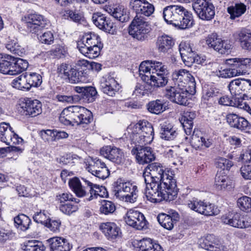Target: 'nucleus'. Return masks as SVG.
<instances>
[{
    "instance_id": "42",
    "label": "nucleus",
    "mask_w": 251,
    "mask_h": 251,
    "mask_svg": "<svg viewBox=\"0 0 251 251\" xmlns=\"http://www.w3.org/2000/svg\"><path fill=\"white\" fill-rule=\"evenodd\" d=\"M147 108L149 112L155 114H159L166 110L167 106L163 100H156L148 103Z\"/></svg>"
},
{
    "instance_id": "29",
    "label": "nucleus",
    "mask_w": 251,
    "mask_h": 251,
    "mask_svg": "<svg viewBox=\"0 0 251 251\" xmlns=\"http://www.w3.org/2000/svg\"><path fill=\"white\" fill-rule=\"evenodd\" d=\"M99 228L106 238L109 241L115 240L121 236L120 228L113 222L102 223L100 224Z\"/></svg>"
},
{
    "instance_id": "56",
    "label": "nucleus",
    "mask_w": 251,
    "mask_h": 251,
    "mask_svg": "<svg viewBox=\"0 0 251 251\" xmlns=\"http://www.w3.org/2000/svg\"><path fill=\"white\" fill-rule=\"evenodd\" d=\"M237 204L243 211H251V198L243 196L237 200Z\"/></svg>"
},
{
    "instance_id": "27",
    "label": "nucleus",
    "mask_w": 251,
    "mask_h": 251,
    "mask_svg": "<svg viewBox=\"0 0 251 251\" xmlns=\"http://www.w3.org/2000/svg\"><path fill=\"white\" fill-rule=\"evenodd\" d=\"M163 73L161 75H147L143 74V75H139L143 81H148L153 91L157 88L165 86L168 82V75L165 74L164 70L162 71Z\"/></svg>"
},
{
    "instance_id": "48",
    "label": "nucleus",
    "mask_w": 251,
    "mask_h": 251,
    "mask_svg": "<svg viewBox=\"0 0 251 251\" xmlns=\"http://www.w3.org/2000/svg\"><path fill=\"white\" fill-rule=\"evenodd\" d=\"M219 213V210L214 204L203 201L201 214L206 216L216 215Z\"/></svg>"
},
{
    "instance_id": "44",
    "label": "nucleus",
    "mask_w": 251,
    "mask_h": 251,
    "mask_svg": "<svg viewBox=\"0 0 251 251\" xmlns=\"http://www.w3.org/2000/svg\"><path fill=\"white\" fill-rule=\"evenodd\" d=\"M146 83L142 84L137 83L133 92V95L138 97H142L145 95H148L153 91L151 86L150 85L149 81H144Z\"/></svg>"
},
{
    "instance_id": "34",
    "label": "nucleus",
    "mask_w": 251,
    "mask_h": 251,
    "mask_svg": "<svg viewBox=\"0 0 251 251\" xmlns=\"http://www.w3.org/2000/svg\"><path fill=\"white\" fill-rule=\"evenodd\" d=\"M77 48L80 52L85 56L90 59H94L98 57L103 46H86L83 42H77Z\"/></svg>"
},
{
    "instance_id": "33",
    "label": "nucleus",
    "mask_w": 251,
    "mask_h": 251,
    "mask_svg": "<svg viewBox=\"0 0 251 251\" xmlns=\"http://www.w3.org/2000/svg\"><path fill=\"white\" fill-rule=\"evenodd\" d=\"M156 44L159 52L169 54L172 50L175 41L171 36L164 34L158 37Z\"/></svg>"
},
{
    "instance_id": "13",
    "label": "nucleus",
    "mask_w": 251,
    "mask_h": 251,
    "mask_svg": "<svg viewBox=\"0 0 251 251\" xmlns=\"http://www.w3.org/2000/svg\"><path fill=\"white\" fill-rule=\"evenodd\" d=\"M26 26L28 31L37 34L47 25V20L37 13L29 14L25 17Z\"/></svg>"
},
{
    "instance_id": "16",
    "label": "nucleus",
    "mask_w": 251,
    "mask_h": 251,
    "mask_svg": "<svg viewBox=\"0 0 251 251\" xmlns=\"http://www.w3.org/2000/svg\"><path fill=\"white\" fill-rule=\"evenodd\" d=\"M125 220L128 225L138 230L148 228V222L144 215L139 211L130 209L126 213Z\"/></svg>"
},
{
    "instance_id": "37",
    "label": "nucleus",
    "mask_w": 251,
    "mask_h": 251,
    "mask_svg": "<svg viewBox=\"0 0 251 251\" xmlns=\"http://www.w3.org/2000/svg\"><path fill=\"white\" fill-rule=\"evenodd\" d=\"M247 85L245 78H237L230 81L228 87L233 95H239L244 92L245 87Z\"/></svg>"
},
{
    "instance_id": "23",
    "label": "nucleus",
    "mask_w": 251,
    "mask_h": 251,
    "mask_svg": "<svg viewBox=\"0 0 251 251\" xmlns=\"http://www.w3.org/2000/svg\"><path fill=\"white\" fill-rule=\"evenodd\" d=\"M87 169L92 175L103 180L108 177L110 175V171L105 163L97 158L92 159Z\"/></svg>"
},
{
    "instance_id": "31",
    "label": "nucleus",
    "mask_w": 251,
    "mask_h": 251,
    "mask_svg": "<svg viewBox=\"0 0 251 251\" xmlns=\"http://www.w3.org/2000/svg\"><path fill=\"white\" fill-rule=\"evenodd\" d=\"M101 90L107 95L113 97L119 90V84L113 77L108 76L103 78L100 83Z\"/></svg>"
},
{
    "instance_id": "63",
    "label": "nucleus",
    "mask_w": 251,
    "mask_h": 251,
    "mask_svg": "<svg viewBox=\"0 0 251 251\" xmlns=\"http://www.w3.org/2000/svg\"><path fill=\"white\" fill-rule=\"evenodd\" d=\"M65 16L75 23H79L82 18L81 15L76 10H67L65 11Z\"/></svg>"
},
{
    "instance_id": "30",
    "label": "nucleus",
    "mask_w": 251,
    "mask_h": 251,
    "mask_svg": "<svg viewBox=\"0 0 251 251\" xmlns=\"http://www.w3.org/2000/svg\"><path fill=\"white\" fill-rule=\"evenodd\" d=\"M157 218L159 224L162 227L170 230L173 228L174 225L178 221L179 217L177 212L174 211L170 212L169 214L164 213H160Z\"/></svg>"
},
{
    "instance_id": "61",
    "label": "nucleus",
    "mask_w": 251,
    "mask_h": 251,
    "mask_svg": "<svg viewBox=\"0 0 251 251\" xmlns=\"http://www.w3.org/2000/svg\"><path fill=\"white\" fill-rule=\"evenodd\" d=\"M216 166L223 170H229L233 165V162L228 159L223 157L218 158L216 161Z\"/></svg>"
},
{
    "instance_id": "2",
    "label": "nucleus",
    "mask_w": 251,
    "mask_h": 251,
    "mask_svg": "<svg viewBox=\"0 0 251 251\" xmlns=\"http://www.w3.org/2000/svg\"><path fill=\"white\" fill-rule=\"evenodd\" d=\"M129 138L131 144H135L131 152L136 155L138 163L148 164L154 160L151 148L143 146V145L151 144L154 138V130L151 123L146 120H140L134 126Z\"/></svg>"
},
{
    "instance_id": "62",
    "label": "nucleus",
    "mask_w": 251,
    "mask_h": 251,
    "mask_svg": "<svg viewBox=\"0 0 251 251\" xmlns=\"http://www.w3.org/2000/svg\"><path fill=\"white\" fill-rule=\"evenodd\" d=\"M61 224L60 220H51L49 218L48 222L45 223V226L51 231L56 232L59 231Z\"/></svg>"
},
{
    "instance_id": "28",
    "label": "nucleus",
    "mask_w": 251,
    "mask_h": 251,
    "mask_svg": "<svg viewBox=\"0 0 251 251\" xmlns=\"http://www.w3.org/2000/svg\"><path fill=\"white\" fill-rule=\"evenodd\" d=\"M47 247L50 251H70L72 245L68 240L62 237H53L46 241Z\"/></svg>"
},
{
    "instance_id": "4",
    "label": "nucleus",
    "mask_w": 251,
    "mask_h": 251,
    "mask_svg": "<svg viewBox=\"0 0 251 251\" xmlns=\"http://www.w3.org/2000/svg\"><path fill=\"white\" fill-rule=\"evenodd\" d=\"M28 63L26 60L4 54L0 58V72L9 75H17L26 70Z\"/></svg>"
},
{
    "instance_id": "54",
    "label": "nucleus",
    "mask_w": 251,
    "mask_h": 251,
    "mask_svg": "<svg viewBox=\"0 0 251 251\" xmlns=\"http://www.w3.org/2000/svg\"><path fill=\"white\" fill-rule=\"evenodd\" d=\"M155 243L151 238H143L137 242L136 246L141 251H150Z\"/></svg>"
},
{
    "instance_id": "9",
    "label": "nucleus",
    "mask_w": 251,
    "mask_h": 251,
    "mask_svg": "<svg viewBox=\"0 0 251 251\" xmlns=\"http://www.w3.org/2000/svg\"><path fill=\"white\" fill-rule=\"evenodd\" d=\"M173 79L177 83V85L181 87L187 86L189 88L190 94L192 95L196 93V82L194 77L190 72L185 69H181L173 73Z\"/></svg>"
},
{
    "instance_id": "25",
    "label": "nucleus",
    "mask_w": 251,
    "mask_h": 251,
    "mask_svg": "<svg viewBox=\"0 0 251 251\" xmlns=\"http://www.w3.org/2000/svg\"><path fill=\"white\" fill-rule=\"evenodd\" d=\"M101 155L117 164H121L124 162V154L123 151L116 147L105 146L100 149Z\"/></svg>"
},
{
    "instance_id": "47",
    "label": "nucleus",
    "mask_w": 251,
    "mask_h": 251,
    "mask_svg": "<svg viewBox=\"0 0 251 251\" xmlns=\"http://www.w3.org/2000/svg\"><path fill=\"white\" fill-rule=\"evenodd\" d=\"M215 184L218 189L223 190L230 186L231 182L226 176L217 173L215 178Z\"/></svg>"
},
{
    "instance_id": "52",
    "label": "nucleus",
    "mask_w": 251,
    "mask_h": 251,
    "mask_svg": "<svg viewBox=\"0 0 251 251\" xmlns=\"http://www.w3.org/2000/svg\"><path fill=\"white\" fill-rule=\"evenodd\" d=\"M202 202V201L193 197L187 200V205L190 209L200 214Z\"/></svg>"
},
{
    "instance_id": "21",
    "label": "nucleus",
    "mask_w": 251,
    "mask_h": 251,
    "mask_svg": "<svg viewBox=\"0 0 251 251\" xmlns=\"http://www.w3.org/2000/svg\"><path fill=\"white\" fill-rule=\"evenodd\" d=\"M130 7L136 13V16L149 17L155 10L154 5L147 0H131Z\"/></svg>"
},
{
    "instance_id": "35",
    "label": "nucleus",
    "mask_w": 251,
    "mask_h": 251,
    "mask_svg": "<svg viewBox=\"0 0 251 251\" xmlns=\"http://www.w3.org/2000/svg\"><path fill=\"white\" fill-rule=\"evenodd\" d=\"M196 116L195 112L186 111L179 119V121L187 135L191 134L192 132L193 127V120L196 118Z\"/></svg>"
},
{
    "instance_id": "32",
    "label": "nucleus",
    "mask_w": 251,
    "mask_h": 251,
    "mask_svg": "<svg viewBox=\"0 0 251 251\" xmlns=\"http://www.w3.org/2000/svg\"><path fill=\"white\" fill-rule=\"evenodd\" d=\"M86 185H88L89 196L86 198L87 201H90L94 198H97L98 196L100 197H107L108 196V192L105 187L99 185L93 184L90 181L82 178Z\"/></svg>"
},
{
    "instance_id": "39",
    "label": "nucleus",
    "mask_w": 251,
    "mask_h": 251,
    "mask_svg": "<svg viewBox=\"0 0 251 251\" xmlns=\"http://www.w3.org/2000/svg\"><path fill=\"white\" fill-rule=\"evenodd\" d=\"M238 39L241 47L246 50H251V32L247 29H242L238 34Z\"/></svg>"
},
{
    "instance_id": "43",
    "label": "nucleus",
    "mask_w": 251,
    "mask_h": 251,
    "mask_svg": "<svg viewBox=\"0 0 251 251\" xmlns=\"http://www.w3.org/2000/svg\"><path fill=\"white\" fill-rule=\"evenodd\" d=\"M78 42H83L86 46H103L100 37L94 33H87L82 37L81 41Z\"/></svg>"
},
{
    "instance_id": "59",
    "label": "nucleus",
    "mask_w": 251,
    "mask_h": 251,
    "mask_svg": "<svg viewBox=\"0 0 251 251\" xmlns=\"http://www.w3.org/2000/svg\"><path fill=\"white\" fill-rule=\"evenodd\" d=\"M6 48L11 52L20 56L23 53L24 49L14 40L9 42V43L6 44Z\"/></svg>"
},
{
    "instance_id": "15",
    "label": "nucleus",
    "mask_w": 251,
    "mask_h": 251,
    "mask_svg": "<svg viewBox=\"0 0 251 251\" xmlns=\"http://www.w3.org/2000/svg\"><path fill=\"white\" fill-rule=\"evenodd\" d=\"M225 65L234 70L236 75L246 74L248 71L251 69V58H230L226 60Z\"/></svg>"
},
{
    "instance_id": "12",
    "label": "nucleus",
    "mask_w": 251,
    "mask_h": 251,
    "mask_svg": "<svg viewBox=\"0 0 251 251\" xmlns=\"http://www.w3.org/2000/svg\"><path fill=\"white\" fill-rule=\"evenodd\" d=\"M92 20L95 25L100 29L111 34H115L117 27L112 20L100 13L93 14Z\"/></svg>"
},
{
    "instance_id": "6",
    "label": "nucleus",
    "mask_w": 251,
    "mask_h": 251,
    "mask_svg": "<svg viewBox=\"0 0 251 251\" xmlns=\"http://www.w3.org/2000/svg\"><path fill=\"white\" fill-rule=\"evenodd\" d=\"M143 16H135L129 27V34L138 40L144 41L148 37L151 28Z\"/></svg>"
},
{
    "instance_id": "50",
    "label": "nucleus",
    "mask_w": 251,
    "mask_h": 251,
    "mask_svg": "<svg viewBox=\"0 0 251 251\" xmlns=\"http://www.w3.org/2000/svg\"><path fill=\"white\" fill-rule=\"evenodd\" d=\"M28 81L30 88L32 87H37L39 86L42 82V77L41 75L36 73H26Z\"/></svg>"
},
{
    "instance_id": "10",
    "label": "nucleus",
    "mask_w": 251,
    "mask_h": 251,
    "mask_svg": "<svg viewBox=\"0 0 251 251\" xmlns=\"http://www.w3.org/2000/svg\"><path fill=\"white\" fill-rule=\"evenodd\" d=\"M186 12L183 6L178 5H171L165 7L163 9V18L165 22L170 25H178L179 20Z\"/></svg>"
},
{
    "instance_id": "45",
    "label": "nucleus",
    "mask_w": 251,
    "mask_h": 251,
    "mask_svg": "<svg viewBox=\"0 0 251 251\" xmlns=\"http://www.w3.org/2000/svg\"><path fill=\"white\" fill-rule=\"evenodd\" d=\"M179 21L181 23L180 24L179 22L178 25L176 23L173 25L182 29L190 28L194 24L192 14L187 10L185 13L182 15Z\"/></svg>"
},
{
    "instance_id": "36",
    "label": "nucleus",
    "mask_w": 251,
    "mask_h": 251,
    "mask_svg": "<svg viewBox=\"0 0 251 251\" xmlns=\"http://www.w3.org/2000/svg\"><path fill=\"white\" fill-rule=\"evenodd\" d=\"M159 133L160 138L167 141L173 140L177 135V132L173 126L166 123L160 125Z\"/></svg>"
},
{
    "instance_id": "51",
    "label": "nucleus",
    "mask_w": 251,
    "mask_h": 251,
    "mask_svg": "<svg viewBox=\"0 0 251 251\" xmlns=\"http://www.w3.org/2000/svg\"><path fill=\"white\" fill-rule=\"evenodd\" d=\"M112 16L117 20L122 22H126L129 20V16L124 8L116 7L112 12Z\"/></svg>"
},
{
    "instance_id": "60",
    "label": "nucleus",
    "mask_w": 251,
    "mask_h": 251,
    "mask_svg": "<svg viewBox=\"0 0 251 251\" xmlns=\"http://www.w3.org/2000/svg\"><path fill=\"white\" fill-rule=\"evenodd\" d=\"M47 213V211L45 210L35 213L33 216L34 221L45 226V223H47L49 219Z\"/></svg>"
},
{
    "instance_id": "53",
    "label": "nucleus",
    "mask_w": 251,
    "mask_h": 251,
    "mask_svg": "<svg viewBox=\"0 0 251 251\" xmlns=\"http://www.w3.org/2000/svg\"><path fill=\"white\" fill-rule=\"evenodd\" d=\"M246 133H251V124L244 117L240 116L235 128Z\"/></svg>"
},
{
    "instance_id": "3",
    "label": "nucleus",
    "mask_w": 251,
    "mask_h": 251,
    "mask_svg": "<svg viewBox=\"0 0 251 251\" xmlns=\"http://www.w3.org/2000/svg\"><path fill=\"white\" fill-rule=\"evenodd\" d=\"M93 120L92 112L78 105L69 106L63 110L59 117L60 122L66 126L88 124Z\"/></svg>"
},
{
    "instance_id": "58",
    "label": "nucleus",
    "mask_w": 251,
    "mask_h": 251,
    "mask_svg": "<svg viewBox=\"0 0 251 251\" xmlns=\"http://www.w3.org/2000/svg\"><path fill=\"white\" fill-rule=\"evenodd\" d=\"M181 59L185 63V65L189 67L191 66L193 63L198 62L199 56H197L195 53H191V54H186L185 52H181Z\"/></svg>"
},
{
    "instance_id": "18",
    "label": "nucleus",
    "mask_w": 251,
    "mask_h": 251,
    "mask_svg": "<svg viewBox=\"0 0 251 251\" xmlns=\"http://www.w3.org/2000/svg\"><path fill=\"white\" fill-rule=\"evenodd\" d=\"M206 43L209 47L212 48L221 54L227 53L231 48V45L229 41L223 40L218 38L216 33L209 35L207 37Z\"/></svg>"
},
{
    "instance_id": "46",
    "label": "nucleus",
    "mask_w": 251,
    "mask_h": 251,
    "mask_svg": "<svg viewBox=\"0 0 251 251\" xmlns=\"http://www.w3.org/2000/svg\"><path fill=\"white\" fill-rule=\"evenodd\" d=\"M221 95L219 89L211 87L203 92L202 99L205 101H217V99Z\"/></svg>"
},
{
    "instance_id": "22",
    "label": "nucleus",
    "mask_w": 251,
    "mask_h": 251,
    "mask_svg": "<svg viewBox=\"0 0 251 251\" xmlns=\"http://www.w3.org/2000/svg\"><path fill=\"white\" fill-rule=\"evenodd\" d=\"M73 90L78 94L76 100L91 103L94 101L98 96L96 88L92 86H73Z\"/></svg>"
},
{
    "instance_id": "8",
    "label": "nucleus",
    "mask_w": 251,
    "mask_h": 251,
    "mask_svg": "<svg viewBox=\"0 0 251 251\" xmlns=\"http://www.w3.org/2000/svg\"><path fill=\"white\" fill-rule=\"evenodd\" d=\"M190 92L189 88L187 86H170L166 89L165 96L173 102L186 105L188 104V100Z\"/></svg>"
},
{
    "instance_id": "64",
    "label": "nucleus",
    "mask_w": 251,
    "mask_h": 251,
    "mask_svg": "<svg viewBox=\"0 0 251 251\" xmlns=\"http://www.w3.org/2000/svg\"><path fill=\"white\" fill-rule=\"evenodd\" d=\"M232 71L229 67L226 66V67L224 69H223V67H221V70L217 72V75L224 78L233 77L236 76V75L234 74V70Z\"/></svg>"
},
{
    "instance_id": "17",
    "label": "nucleus",
    "mask_w": 251,
    "mask_h": 251,
    "mask_svg": "<svg viewBox=\"0 0 251 251\" xmlns=\"http://www.w3.org/2000/svg\"><path fill=\"white\" fill-rule=\"evenodd\" d=\"M221 220L224 224L236 228H244L251 226L250 222H248L246 217L241 216L236 212H229L226 213L222 216Z\"/></svg>"
},
{
    "instance_id": "1",
    "label": "nucleus",
    "mask_w": 251,
    "mask_h": 251,
    "mask_svg": "<svg viewBox=\"0 0 251 251\" xmlns=\"http://www.w3.org/2000/svg\"><path fill=\"white\" fill-rule=\"evenodd\" d=\"M145 195L151 202L173 200L177 194L176 180L172 172L158 163L148 165L144 174Z\"/></svg>"
},
{
    "instance_id": "49",
    "label": "nucleus",
    "mask_w": 251,
    "mask_h": 251,
    "mask_svg": "<svg viewBox=\"0 0 251 251\" xmlns=\"http://www.w3.org/2000/svg\"><path fill=\"white\" fill-rule=\"evenodd\" d=\"M45 246L37 240H29L25 242L23 247L24 251H44Z\"/></svg>"
},
{
    "instance_id": "41",
    "label": "nucleus",
    "mask_w": 251,
    "mask_h": 251,
    "mask_svg": "<svg viewBox=\"0 0 251 251\" xmlns=\"http://www.w3.org/2000/svg\"><path fill=\"white\" fill-rule=\"evenodd\" d=\"M14 221L17 228L23 231H26L31 224V219L24 214H20L16 216Z\"/></svg>"
},
{
    "instance_id": "11",
    "label": "nucleus",
    "mask_w": 251,
    "mask_h": 251,
    "mask_svg": "<svg viewBox=\"0 0 251 251\" xmlns=\"http://www.w3.org/2000/svg\"><path fill=\"white\" fill-rule=\"evenodd\" d=\"M164 70L165 74L168 75V71L166 67L161 62L152 61L147 60L142 62L139 68V75H143V74H146L147 75H161Z\"/></svg>"
},
{
    "instance_id": "55",
    "label": "nucleus",
    "mask_w": 251,
    "mask_h": 251,
    "mask_svg": "<svg viewBox=\"0 0 251 251\" xmlns=\"http://www.w3.org/2000/svg\"><path fill=\"white\" fill-rule=\"evenodd\" d=\"M116 209L115 205L111 201L104 200L101 202L100 211L105 215L113 213Z\"/></svg>"
},
{
    "instance_id": "24",
    "label": "nucleus",
    "mask_w": 251,
    "mask_h": 251,
    "mask_svg": "<svg viewBox=\"0 0 251 251\" xmlns=\"http://www.w3.org/2000/svg\"><path fill=\"white\" fill-rule=\"evenodd\" d=\"M201 248L210 251H225L226 247L213 234H208L200 240Z\"/></svg>"
},
{
    "instance_id": "14",
    "label": "nucleus",
    "mask_w": 251,
    "mask_h": 251,
    "mask_svg": "<svg viewBox=\"0 0 251 251\" xmlns=\"http://www.w3.org/2000/svg\"><path fill=\"white\" fill-rule=\"evenodd\" d=\"M88 65V61L79 60L76 65L73 67L67 79L72 83L84 81L88 75V69L87 67Z\"/></svg>"
},
{
    "instance_id": "5",
    "label": "nucleus",
    "mask_w": 251,
    "mask_h": 251,
    "mask_svg": "<svg viewBox=\"0 0 251 251\" xmlns=\"http://www.w3.org/2000/svg\"><path fill=\"white\" fill-rule=\"evenodd\" d=\"M113 191L115 196L126 202L134 203L138 197L137 187L121 179L115 182Z\"/></svg>"
},
{
    "instance_id": "57",
    "label": "nucleus",
    "mask_w": 251,
    "mask_h": 251,
    "mask_svg": "<svg viewBox=\"0 0 251 251\" xmlns=\"http://www.w3.org/2000/svg\"><path fill=\"white\" fill-rule=\"evenodd\" d=\"M73 68V67L69 64L62 63L57 68V73L62 77L64 78L66 80L68 77H69L70 74H71Z\"/></svg>"
},
{
    "instance_id": "38",
    "label": "nucleus",
    "mask_w": 251,
    "mask_h": 251,
    "mask_svg": "<svg viewBox=\"0 0 251 251\" xmlns=\"http://www.w3.org/2000/svg\"><path fill=\"white\" fill-rule=\"evenodd\" d=\"M247 10V5L242 2H236L227 7V11L231 19H235L243 15Z\"/></svg>"
},
{
    "instance_id": "40",
    "label": "nucleus",
    "mask_w": 251,
    "mask_h": 251,
    "mask_svg": "<svg viewBox=\"0 0 251 251\" xmlns=\"http://www.w3.org/2000/svg\"><path fill=\"white\" fill-rule=\"evenodd\" d=\"M11 85L14 88L23 91H28L31 89L26 74H23L13 79Z\"/></svg>"
},
{
    "instance_id": "19",
    "label": "nucleus",
    "mask_w": 251,
    "mask_h": 251,
    "mask_svg": "<svg viewBox=\"0 0 251 251\" xmlns=\"http://www.w3.org/2000/svg\"><path fill=\"white\" fill-rule=\"evenodd\" d=\"M72 199L73 195L69 193H63L56 196V200L60 203L59 209L64 214L71 215L79 208L77 205L70 202Z\"/></svg>"
},
{
    "instance_id": "26",
    "label": "nucleus",
    "mask_w": 251,
    "mask_h": 251,
    "mask_svg": "<svg viewBox=\"0 0 251 251\" xmlns=\"http://www.w3.org/2000/svg\"><path fill=\"white\" fill-rule=\"evenodd\" d=\"M25 100L21 104L23 115L34 117L42 113V103L40 101L31 99Z\"/></svg>"
},
{
    "instance_id": "7",
    "label": "nucleus",
    "mask_w": 251,
    "mask_h": 251,
    "mask_svg": "<svg viewBox=\"0 0 251 251\" xmlns=\"http://www.w3.org/2000/svg\"><path fill=\"white\" fill-rule=\"evenodd\" d=\"M192 7L198 17L203 21H210L215 15V8L212 0H195Z\"/></svg>"
},
{
    "instance_id": "20",
    "label": "nucleus",
    "mask_w": 251,
    "mask_h": 251,
    "mask_svg": "<svg viewBox=\"0 0 251 251\" xmlns=\"http://www.w3.org/2000/svg\"><path fill=\"white\" fill-rule=\"evenodd\" d=\"M0 140L6 145L11 143L19 144L23 141V139L15 133L9 124L1 123L0 124Z\"/></svg>"
}]
</instances>
